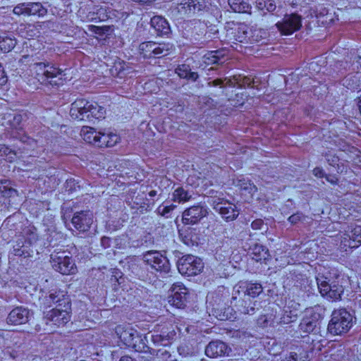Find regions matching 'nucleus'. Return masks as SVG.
Instances as JSON below:
<instances>
[{"mask_svg": "<svg viewBox=\"0 0 361 361\" xmlns=\"http://www.w3.org/2000/svg\"><path fill=\"white\" fill-rule=\"evenodd\" d=\"M172 336V333L153 334L151 335V340L156 345L166 346L169 344Z\"/></svg>", "mask_w": 361, "mask_h": 361, "instance_id": "c756f323", "label": "nucleus"}, {"mask_svg": "<svg viewBox=\"0 0 361 361\" xmlns=\"http://www.w3.org/2000/svg\"><path fill=\"white\" fill-rule=\"evenodd\" d=\"M343 85L346 87L348 89L355 90L360 87V80L358 73L356 74L350 73L347 75L342 80Z\"/></svg>", "mask_w": 361, "mask_h": 361, "instance_id": "bb28decb", "label": "nucleus"}, {"mask_svg": "<svg viewBox=\"0 0 361 361\" xmlns=\"http://www.w3.org/2000/svg\"><path fill=\"white\" fill-rule=\"evenodd\" d=\"M133 1H135L136 3L140 4L142 6H149L151 5L155 0H132Z\"/></svg>", "mask_w": 361, "mask_h": 361, "instance_id": "4d7b16f0", "label": "nucleus"}, {"mask_svg": "<svg viewBox=\"0 0 361 361\" xmlns=\"http://www.w3.org/2000/svg\"><path fill=\"white\" fill-rule=\"evenodd\" d=\"M203 268L202 260L191 255L182 257L178 263V269L183 275L196 276L202 272Z\"/></svg>", "mask_w": 361, "mask_h": 361, "instance_id": "6e6552de", "label": "nucleus"}, {"mask_svg": "<svg viewBox=\"0 0 361 361\" xmlns=\"http://www.w3.org/2000/svg\"><path fill=\"white\" fill-rule=\"evenodd\" d=\"M171 292L169 303L177 308H184L188 298V289L182 283H176L172 286Z\"/></svg>", "mask_w": 361, "mask_h": 361, "instance_id": "dca6fc26", "label": "nucleus"}, {"mask_svg": "<svg viewBox=\"0 0 361 361\" xmlns=\"http://www.w3.org/2000/svg\"><path fill=\"white\" fill-rule=\"evenodd\" d=\"M71 222L76 230L86 232L93 223V214L90 210L77 212L74 213Z\"/></svg>", "mask_w": 361, "mask_h": 361, "instance_id": "2eb2a0df", "label": "nucleus"}, {"mask_svg": "<svg viewBox=\"0 0 361 361\" xmlns=\"http://www.w3.org/2000/svg\"><path fill=\"white\" fill-rule=\"evenodd\" d=\"M304 219V215L301 212H297L288 218V221L294 225L298 224V222L301 221Z\"/></svg>", "mask_w": 361, "mask_h": 361, "instance_id": "37998d69", "label": "nucleus"}, {"mask_svg": "<svg viewBox=\"0 0 361 361\" xmlns=\"http://www.w3.org/2000/svg\"><path fill=\"white\" fill-rule=\"evenodd\" d=\"M317 283L321 295L327 300L337 301L341 299L344 292L343 278L337 276L335 280L331 281L327 277L320 276L317 277Z\"/></svg>", "mask_w": 361, "mask_h": 361, "instance_id": "7ed1b4c3", "label": "nucleus"}, {"mask_svg": "<svg viewBox=\"0 0 361 361\" xmlns=\"http://www.w3.org/2000/svg\"><path fill=\"white\" fill-rule=\"evenodd\" d=\"M173 49L170 43H156L154 42H142L139 46V50L145 58L161 57L166 56Z\"/></svg>", "mask_w": 361, "mask_h": 361, "instance_id": "1a4fd4ad", "label": "nucleus"}, {"mask_svg": "<svg viewBox=\"0 0 361 361\" xmlns=\"http://www.w3.org/2000/svg\"><path fill=\"white\" fill-rule=\"evenodd\" d=\"M14 255L16 256H23L25 255L24 250L19 248H14Z\"/></svg>", "mask_w": 361, "mask_h": 361, "instance_id": "680f3d73", "label": "nucleus"}, {"mask_svg": "<svg viewBox=\"0 0 361 361\" xmlns=\"http://www.w3.org/2000/svg\"><path fill=\"white\" fill-rule=\"evenodd\" d=\"M263 224L264 222L262 219H256L252 222L251 226L254 230H259L262 228Z\"/></svg>", "mask_w": 361, "mask_h": 361, "instance_id": "603ef678", "label": "nucleus"}, {"mask_svg": "<svg viewBox=\"0 0 361 361\" xmlns=\"http://www.w3.org/2000/svg\"><path fill=\"white\" fill-rule=\"evenodd\" d=\"M176 73L180 78H186L195 81L198 78V74L196 72H192L190 66L186 64L178 66L176 69Z\"/></svg>", "mask_w": 361, "mask_h": 361, "instance_id": "a878e982", "label": "nucleus"}, {"mask_svg": "<svg viewBox=\"0 0 361 361\" xmlns=\"http://www.w3.org/2000/svg\"><path fill=\"white\" fill-rule=\"evenodd\" d=\"M32 312L27 307L19 306L13 308L6 318V322L11 325H21L26 324L30 317Z\"/></svg>", "mask_w": 361, "mask_h": 361, "instance_id": "a211bd4d", "label": "nucleus"}, {"mask_svg": "<svg viewBox=\"0 0 361 361\" xmlns=\"http://www.w3.org/2000/svg\"><path fill=\"white\" fill-rule=\"evenodd\" d=\"M344 247L355 248L361 245V227L356 226L345 233L341 240Z\"/></svg>", "mask_w": 361, "mask_h": 361, "instance_id": "412c9836", "label": "nucleus"}, {"mask_svg": "<svg viewBox=\"0 0 361 361\" xmlns=\"http://www.w3.org/2000/svg\"><path fill=\"white\" fill-rule=\"evenodd\" d=\"M204 8H205V4L204 2H200V1H197L196 0H194L192 8V14L202 11Z\"/></svg>", "mask_w": 361, "mask_h": 361, "instance_id": "49530a36", "label": "nucleus"}, {"mask_svg": "<svg viewBox=\"0 0 361 361\" xmlns=\"http://www.w3.org/2000/svg\"><path fill=\"white\" fill-rule=\"evenodd\" d=\"M357 63L361 66V56H359L357 60Z\"/></svg>", "mask_w": 361, "mask_h": 361, "instance_id": "774afa93", "label": "nucleus"}, {"mask_svg": "<svg viewBox=\"0 0 361 361\" xmlns=\"http://www.w3.org/2000/svg\"><path fill=\"white\" fill-rule=\"evenodd\" d=\"M150 25L155 30L157 35H165L169 33V23L166 20L161 16H156L152 18Z\"/></svg>", "mask_w": 361, "mask_h": 361, "instance_id": "5701e85b", "label": "nucleus"}, {"mask_svg": "<svg viewBox=\"0 0 361 361\" xmlns=\"http://www.w3.org/2000/svg\"><path fill=\"white\" fill-rule=\"evenodd\" d=\"M250 250L252 259L257 262L266 260L269 257L268 249L261 244L255 243L250 247Z\"/></svg>", "mask_w": 361, "mask_h": 361, "instance_id": "b1692460", "label": "nucleus"}, {"mask_svg": "<svg viewBox=\"0 0 361 361\" xmlns=\"http://www.w3.org/2000/svg\"><path fill=\"white\" fill-rule=\"evenodd\" d=\"M204 62L207 65L219 63L220 59L214 52L205 54L203 57Z\"/></svg>", "mask_w": 361, "mask_h": 361, "instance_id": "79ce46f5", "label": "nucleus"}, {"mask_svg": "<svg viewBox=\"0 0 361 361\" xmlns=\"http://www.w3.org/2000/svg\"><path fill=\"white\" fill-rule=\"evenodd\" d=\"M193 2L194 0H182L181 2L178 3L179 11L185 14H192V8Z\"/></svg>", "mask_w": 361, "mask_h": 361, "instance_id": "e433bc0d", "label": "nucleus"}, {"mask_svg": "<svg viewBox=\"0 0 361 361\" xmlns=\"http://www.w3.org/2000/svg\"><path fill=\"white\" fill-rule=\"evenodd\" d=\"M256 6L259 10L264 11L265 9L269 12L274 11L276 8L274 0H257Z\"/></svg>", "mask_w": 361, "mask_h": 361, "instance_id": "f704fd0d", "label": "nucleus"}, {"mask_svg": "<svg viewBox=\"0 0 361 361\" xmlns=\"http://www.w3.org/2000/svg\"><path fill=\"white\" fill-rule=\"evenodd\" d=\"M11 183L9 180H0V194L2 195L5 192H6L9 188H11Z\"/></svg>", "mask_w": 361, "mask_h": 361, "instance_id": "c03bdc74", "label": "nucleus"}, {"mask_svg": "<svg viewBox=\"0 0 361 361\" xmlns=\"http://www.w3.org/2000/svg\"><path fill=\"white\" fill-rule=\"evenodd\" d=\"M224 81H226V85L228 86H234L236 84L235 80L233 78H226Z\"/></svg>", "mask_w": 361, "mask_h": 361, "instance_id": "052dcab7", "label": "nucleus"}, {"mask_svg": "<svg viewBox=\"0 0 361 361\" xmlns=\"http://www.w3.org/2000/svg\"><path fill=\"white\" fill-rule=\"evenodd\" d=\"M208 214L207 209L200 204L190 207L183 212L182 221L185 225L197 224Z\"/></svg>", "mask_w": 361, "mask_h": 361, "instance_id": "ddd939ff", "label": "nucleus"}, {"mask_svg": "<svg viewBox=\"0 0 361 361\" xmlns=\"http://www.w3.org/2000/svg\"><path fill=\"white\" fill-rule=\"evenodd\" d=\"M157 190H151V191L149 192V195L150 197H154V196H156V195H157Z\"/></svg>", "mask_w": 361, "mask_h": 361, "instance_id": "338daca9", "label": "nucleus"}, {"mask_svg": "<svg viewBox=\"0 0 361 361\" xmlns=\"http://www.w3.org/2000/svg\"><path fill=\"white\" fill-rule=\"evenodd\" d=\"M115 333L124 345L141 350L142 339L135 329L130 325H118L115 328Z\"/></svg>", "mask_w": 361, "mask_h": 361, "instance_id": "0eeeda50", "label": "nucleus"}, {"mask_svg": "<svg viewBox=\"0 0 361 361\" xmlns=\"http://www.w3.org/2000/svg\"><path fill=\"white\" fill-rule=\"evenodd\" d=\"M16 44L15 39L8 36H0V51L8 52L12 50Z\"/></svg>", "mask_w": 361, "mask_h": 361, "instance_id": "2f4dec72", "label": "nucleus"}, {"mask_svg": "<svg viewBox=\"0 0 361 361\" xmlns=\"http://www.w3.org/2000/svg\"><path fill=\"white\" fill-rule=\"evenodd\" d=\"M326 180L332 185H336L338 179L336 176L326 175L325 176Z\"/></svg>", "mask_w": 361, "mask_h": 361, "instance_id": "6e6d98bb", "label": "nucleus"}, {"mask_svg": "<svg viewBox=\"0 0 361 361\" xmlns=\"http://www.w3.org/2000/svg\"><path fill=\"white\" fill-rule=\"evenodd\" d=\"M353 325V316L345 309L333 311L328 324V331L333 335L347 333Z\"/></svg>", "mask_w": 361, "mask_h": 361, "instance_id": "20e7f679", "label": "nucleus"}, {"mask_svg": "<svg viewBox=\"0 0 361 361\" xmlns=\"http://www.w3.org/2000/svg\"><path fill=\"white\" fill-rule=\"evenodd\" d=\"M231 9L237 13H246L250 10V5L245 0H228Z\"/></svg>", "mask_w": 361, "mask_h": 361, "instance_id": "7c9ffc66", "label": "nucleus"}, {"mask_svg": "<svg viewBox=\"0 0 361 361\" xmlns=\"http://www.w3.org/2000/svg\"><path fill=\"white\" fill-rule=\"evenodd\" d=\"M105 109L95 102H90L85 99H76L71 104L70 116L78 121H90L104 118Z\"/></svg>", "mask_w": 361, "mask_h": 361, "instance_id": "f257e3e1", "label": "nucleus"}, {"mask_svg": "<svg viewBox=\"0 0 361 361\" xmlns=\"http://www.w3.org/2000/svg\"><path fill=\"white\" fill-rule=\"evenodd\" d=\"M313 174L318 178H323L326 176L324 170L319 167H316L313 169Z\"/></svg>", "mask_w": 361, "mask_h": 361, "instance_id": "5fc2aeb1", "label": "nucleus"}, {"mask_svg": "<svg viewBox=\"0 0 361 361\" xmlns=\"http://www.w3.org/2000/svg\"><path fill=\"white\" fill-rule=\"evenodd\" d=\"M36 231L37 230L35 227H28L24 230V233L30 244L36 242L38 238Z\"/></svg>", "mask_w": 361, "mask_h": 361, "instance_id": "58836bf2", "label": "nucleus"}, {"mask_svg": "<svg viewBox=\"0 0 361 361\" xmlns=\"http://www.w3.org/2000/svg\"><path fill=\"white\" fill-rule=\"evenodd\" d=\"M119 361H135L133 358L130 356H123Z\"/></svg>", "mask_w": 361, "mask_h": 361, "instance_id": "e2e57ef3", "label": "nucleus"}, {"mask_svg": "<svg viewBox=\"0 0 361 361\" xmlns=\"http://www.w3.org/2000/svg\"><path fill=\"white\" fill-rule=\"evenodd\" d=\"M237 310L243 314L253 315L259 308V302L250 296L243 295L235 305Z\"/></svg>", "mask_w": 361, "mask_h": 361, "instance_id": "6ab92c4d", "label": "nucleus"}, {"mask_svg": "<svg viewBox=\"0 0 361 361\" xmlns=\"http://www.w3.org/2000/svg\"><path fill=\"white\" fill-rule=\"evenodd\" d=\"M44 307H50L52 305L56 307H69L70 301L68 298L61 290H55L46 296L43 300Z\"/></svg>", "mask_w": 361, "mask_h": 361, "instance_id": "aec40b11", "label": "nucleus"}, {"mask_svg": "<svg viewBox=\"0 0 361 361\" xmlns=\"http://www.w3.org/2000/svg\"><path fill=\"white\" fill-rule=\"evenodd\" d=\"M179 235L181 240L188 246L193 245L195 243V234L193 229L190 228L179 230Z\"/></svg>", "mask_w": 361, "mask_h": 361, "instance_id": "cd10ccee", "label": "nucleus"}, {"mask_svg": "<svg viewBox=\"0 0 361 361\" xmlns=\"http://www.w3.org/2000/svg\"><path fill=\"white\" fill-rule=\"evenodd\" d=\"M70 310L71 305L69 307H55L47 312L46 318L56 326H63L70 320Z\"/></svg>", "mask_w": 361, "mask_h": 361, "instance_id": "f3484780", "label": "nucleus"}, {"mask_svg": "<svg viewBox=\"0 0 361 361\" xmlns=\"http://www.w3.org/2000/svg\"><path fill=\"white\" fill-rule=\"evenodd\" d=\"M298 360V355L295 353H291L290 355L286 357L282 361H297Z\"/></svg>", "mask_w": 361, "mask_h": 361, "instance_id": "13d9d810", "label": "nucleus"}, {"mask_svg": "<svg viewBox=\"0 0 361 361\" xmlns=\"http://www.w3.org/2000/svg\"><path fill=\"white\" fill-rule=\"evenodd\" d=\"M191 197L192 195L181 187L176 189L173 193V200L179 203L188 201Z\"/></svg>", "mask_w": 361, "mask_h": 361, "instance_id": "72a5a7b5", "label": "nucleus"}, {"mask_svg": "<svg viewBox=\"0 0 361 361\" xmlns=\"http://www.w3.org/2000/svg\"><path fill=\"white\" fill-rule=\"evenodd\" d=\"M21 121V116L16 115L13 117V121H9L11 123V127L13 128H18V126L20 124Z\"/></svg>", "mask_w": 361, "mask_h": 361, "instance_id": "de8ad7c7", "label": "nucleus"}, {"mask_svg": "<svg viewBox=\"0 0 361 361\" xmlns=\"http://www.w3.org/2000/svg\"><path fill=\"white\" fill-rule=\"evenodd\" d=\"M109 139V133H103L99 132L97 146L100 147H108Z\"/></svg>", "mask_w": 361, "mask_h": 361, "instance_id": "a19ab883", "label": "nucleus"}, {"mask_svg": "<svg viewBox=\"0 0 361 361\" xmlns=\"http://www.w3.org/2000/svg\"><path fill=\"white\" fill-rule=\"evenodd\" d=\"M232 312L233 309L230 307L212 309V314L221 321L230 320L234 318Z\"/></svg>", "mask_w": 361, "mask_h": 361, "instance_id": "c85d7f7f", "label": "nucleus"}, {"mask_svg": "<svg viewBox=\"0 0 361 361\" xmlns=\"http://www.w3.org/2000/svg\"><path fill=\"white\" fill-rule=\"evenodd\" d=\"M326 161L329 164V165H331L332 166H337L338 168H339V164H338L339 159L338 157L328 154H326Z\"/></svg>", "mask_w": 361, "mask_h": 361, "instance_id": "a18cd8bd", "label": "nucleus"}, {"mask_svg": "<svg viewBox=\"0 0 361 361\" xmlns=\"http://www.w3.org/2000/svg\"><path fill=\"white\" fill-rule=\"evenodd\" d=\"M233 79L236 84L240 87H252V84L254 83V80L252 78L246 76L234 75Z\"/></svg>", "mask_w": 361, "mask_h": 361, "instance_id": "4c0bfd02", "label": "nucleus"}, {"mask_svg": "<svg viewBox=\"0 0 361 361\" xmlns=\"http://www.w3.org/2000/svg\"><path fill=\"white\" fill-rule=\"evenodd\" d=\"M50 262L53 269L61 274L69 275L76 272L75 262L67 251L54 252L50 256Z\"/></svg>", "mask_w": 361, "mask_h": 361, "instance_id": "39448f33", "label": "nucleus"}, {"mask_svg": "<svg viewBox=\"0 0 361 361\" xmlns=\"http://www.w3.org/2000/svg\"><path fill=\"white\" fill-rule=\"evenodd\" d=\"M27 59H30V56L27 55H25L22 57V59H20L19 61L21 63H25V62H27Z\"/></svg>", "mask_w": 361, "mask_h": 361, "instance_id": "69168bd1", "label": "nucleus"}, {"mask_svg": "<svg viewBox=\"0 0 361 361\" xmlns=\"http://www.w3.org/2000/svg\"><path fill=\"white\" fill-rule=\"evenodd\" d=\"M209 203L213 209L218 212L226 221L236 219L239 215V211L235 204L229 202L222 197H212Z\"/></svg>", "mask_w": 361, "mask_h": 361, "instance_id": "423d86ee", "label": "nucleus"}, {"mask_svg": "<svg viewBox=\"0 0 361 361\" xmlns=\"http://www.w3.org/2000/svg\"><path fill=\"white\" fill-rule=\"evenodd\" d=\"M118 141V137L114 133H109L108 147L115 145Z\"/></svg>", "mask_w": 361, "mask_h": 361, "instance_id": "8fccbe9b", "label": "nucleus"}, {"mask_svg": "<svg viewBox=\"0 0 361 361\" xmlns=\"http://www.w3.org/2000/svg\"><path fill=\"white\" fill-rule=\"evenodd\" d=\"M13 12L17 16L44 18L47 16L48 11L40 2H23L17 4L13 8Z\"/></svg>", "mask_w": 361, "mask_h": 361, "instance_id": "9d476101", "label": "nucleus"}, {"mask_svg": "<svg viewBox=\"0 0 361 361\" xmlns=\"http://www.w3.org/2000/svg\"><path fill=\"white\" fill-rule=\"evenodd\" d=\"M101 245L104 249H106L111 245V239L109 237L104 236L101 238Z\"/></svg>", "mask_w": 361, "mask_h": 361, "instance_id": "864d4df0", "label": "nucleus"}, {"mask_svg": "<svg viewBox=\"0 0 361 361\" xmlns=\"http://www.w3.org/2000/svg\"><path fill=\"white\" fill-rule=\"evenodd\" d=\"M231 350L227 345L220 341L210 342L205 348V354L209 357H217L224 355H228Z\"/></svg>", "mask_w": 361, "mask_h": 361, "instance_id": "4be33fe9", "label": "nucleus"}, {"mask_svg": "<svg viewBox=\"0 0 361 361\" xmlns=\"http://www.w3.org/2000/svg\"><path fill=\"white\" fill-rule=\"evenodd\" d=\"M80 135L85 142L97 145L99 132H97L94 128L83 126L81 129Z\"/></svg>", "mask_w": 361, "mask_h": 361, "instance_id": "393cba45", "label": "nucleus"}, {"mask_svg": "<svg viewBox=\"0 0 361 361\" xmlns=\"http://www.w3.org/2000/svg\"><path fill=\"white\" fill-rule=\"evenodd\" d=\"M287 317H289L290 319H286V314H285L283 317V321H282L283 323L288 324V323L293 322L292 317H289L288 315H287Z\"/></svg>", "mask_w": 361, "mask_h": 361, "instance_id": "0e129e2a", "label": "nucleus"}, {"mask_svg": "<svg viewBox=\"0 0 361 361\" xmlns=\"http://www.w3.org/2000/svg\"><path fill=\"white\" fill-rule=\"evenodd\" d=\"M236 186L240 190L248 191L250 193L254 192L257 190V188L250 180H245V178L238 180Z\"/></svg>", "mask_w": 361, "mask_h": 361, "instance_id": "c9c22d12", "label": "nucleus"}, {"mask_svg": "<svg viewBox=\"0 0 361 361\" xmlns=\"http://www.w3.org/2000/svg\"><path fill=\"white\" fill-rule=\"evenodd\" d=\"M319 308L307 310L305 314L299 324V329L302 333L309 334L314 331L322 319V314L318 312Z\"/></svg>", "mask_w": 361, "mask_h": 361, "instance_id": "f8f14e48", "label": "nucleus"}, {"mask_svg": "<svg viewBox=\"0 0 361 361\" xmlns=\"http://www.w3.org/2000/svg\"><path fill=\"white\" fill-rule=\"evenodd\" d=\"M1 195L5 197H15V196L18 195V191L16 189H14L13 187H11L6 192L3 193Z\"/></svg>", "mask_w": 361, "mask_h": 361, "instance_id": "09e8293b", "label": "nucleus"}, {"mask_svg": "<svg viewBox=\"0 0 361 361\" xmlns=\"http://www.w3.org/2000/svg\"><path fill=\"white\" fill-rule=\"evenodd\" d=\"M143 260L152 269L162 274H168L171 270L169 259L157 251H149L143 255Z\"/></svg>", "mask_w": 361, "mask_h": 361, "instance_id": "9b49d317", "label": "nucleus"}, {"mask_svg": "<svg viewBox=\"0 0 361 361\" xmlns=\"http://www.w3.org/2000/svg\"><path fill=\"white\" fill-rule=\"evenodd\" d=\"M276 25L283 35H290L302 26L301 17L297 14L286 15Z\"/></svg>", "mask_w": 361, "mask_h": 361, "instance_id": "4468645a", "label": "nucleus"}, {"mask_svg": "<svg viewBox=\"0 0 361 361\" xmlns=\"http://www.w3.org/2000/svg\"><path fill=\"white\" fill-rule=\"evenodd\" d=\"M263 290L262 286L260 283H248L246 286V290L243 292V295L250 296V298L254 300L255 298L258 296Z\"/></svg>", "mask_w": 361, "mask_h": 361, "instance_id": "473e14b6", "label": "nucleus"}, {"mask_svg": "<svg viewBox=\"0 0 361 361\" xmlns=\"http://www.w3.org/2000/svg\"><path fill=\"white\" fill-rule=\"evenodd\" d=\"M30 71L36 79L42 84L59 85L61 78L62 71L50 63L36 62L30 66Z\"/></svg>", "mask_w": 361, "mask_h": 361, "instance_id": "f03ea898", "label": "nucleus"}, {"mask_svg": "<svg viewBox=\"0 0 361 361\" xmlns=\"http://www.w3.org/2000/svg\"><path fill=\"white\" fill-rule=\"evenodd\" d=\"M7 82V76L3 66L0 64V85H4Z\"/></svg>", "mask_w": 361, "mask_h": 361, "instance_id": "3c124183", "label": "nucleus"}, {"mask_svg": "<svg viewBox=\"0 0 361 361\" xmlns=\"http://www.w3.org/2000/svg\"><path fill=\"white\" fill-rule=\"evenodd\" d=\"M223 83H224V80L216 79L212 82H208V85L209 86H217V85L221 86L223 85Z\"/></svg>", "mask_w": 361, "mask_h": 361, "instance_id": "bf43d9fd", "label": "nucleus"}, {"mask_svg": "<svg viewBox=\"0 0 361 361\" xmlns=\"http://www.w3.org/2000/svg\"><path fill=\"white\" fill-rule=\"evenodd\" d=\"M176 207V206L174 204H171V205L161 204L157 209V212L159 215L168 217V214L170 212H171Z\"/></svg>", "mask_w": 361, "mask_h": 361, "instance_id": "ea45409f", "label": "nucleus"}]
</instances>
